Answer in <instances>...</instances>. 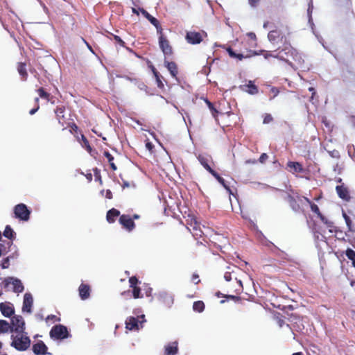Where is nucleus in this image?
<instances>
[{"label":"nucleus","mask_w":355,"mask_h":355,"mask_svg":"<svg viewBox=\"0 0 355 355\" xmlns=\"http://www.w3.org/2000/svg\"><path fill=\"white\" fill-rule=\"evenodd\" d=\"M16 335H11L12 342L10 346L15 349L24 352L28 349L31 346V339L27 336V333H15Z\"/></svg>","instance_id":"f257e3e1"},{"label":"nucleus","mask_w":355,"mask_h":355,"mask_svg":"<svg viewBox=\"0 0 355 355\" xmlns=\"http://www.w3.org/2000/svg\"><path fill=\"white\" fill-rule=\"evenodd\" d=\"M49 336L53 340H64L71 337L67 327L60 324H55L51 328Z\"/></svg>","instance_id":"f03ea898"},{"label":"nucleus","mask_w":355,"mask_h":355,"mask_svg":"<svg viewBox=\"0 0 355 355\" xmlns=\"http://www.w3.org/2000/svg\"><path fill=\"white\" fill-rule=\"evenodd\" d=\"M295 49H294L290 44H284L282 49H279L277 56L279 57V60L288 62L291 67L293 64L289 62V58H292Z\"/></svg>","instance_id":"7ed1b4c3"},{"label":"nucleus","mask_w":355,"mask_h":355,"mask_svg":"<svg viewBox=\"0 0 355 355\" xmlns=\"http://www.w3.org/2000/svg\"><path fill=\"white\" fill-rule=\"evenodd\" d=\"M14 214L15 218L27 221L30 218L31 211L25 204L20 203L14 207Z\"/></svg>","instance_id":"20e7f679"},{"label":"nucleus","mask_w":355,"mask_h":355,"mask_svg":"<svg viewBox=\"0 0 355 355\" xmlns=\"http://www.w3.org/2000/svg\"><path fill=\"white\" fill-rule=\"evenodd\" d=\"M11 333H24L25 322L21 315H14L11 318Z\"/></svg>","instance_id":"39448f33"},{"label":"nucleus","mask_w":355,"mask_h":355,"mask_svg":"<svg viewBox=\"0 0 355 355\" xmlns=\"http://www.w3.org/2000/svg\"><path fill=\"white\" fill-rule=\"evenodd\" d=\"M3 284L5 287H8L10 284L12 285V291L14 293H20L24 290V286L21 281L14 277H8L4 279Z\"/></svg>","instance_id":"423d86ee"},{"label":"nucleus","mask_w":355,"mask_h":355,"mask_svg":"<svg viewBox=\"0 0 355 355\" xmlns=\"http://www.w3.org/2000/svg\"><path fill=\"white\" fill-rule=\"evenodd\" d=\"M158 300L168 308H171L174 302L173 296L166 291H161L157 294Z\"/></svg>","instance_id":"0eeeda50"},{"label":"nucleus","mask_w":355,"mask_h":355,"mask_svg":"<svg viewBox=\"0 0 355 355\" xmlns=\"http://www.w3.org/2000/svg\"><path fill=\"white\" fill-rule=\"evenodd\" d=\"M33 304V297L31 293H26L24 295L22 311L24 313H31Z\"/></svg>","instance_id":"6e6552de"},{"label":"nucleus","mask_w":355,"mask_h":355,"mask_svg":"<svg viewBox=\"0 0 355 355\" xmlns=\"http://www.w3.org/2000/svg\"><path fill=\"white\" fill-rule=\"evenodd\" d=\"M159 46L165 55L172 54V47L168 40L164 35L159 36Z\"/></svg>","instance_id":"1a4fd4ad"},{"label":"nucleus","mask_w":355,"mask_h":355,"mask_svg":"<svg viewBox=\"0 0 355 355\" xmlns=\"http://www.w3.org/2000/svg\"><path fill=\"white\" fill-rule=\"evenodd\" d=\"M119 223L129 232L132 231L135 226L132 218L130 216L125 214H123L120 216Z\"/></svg>","instance_id":"9d476101"},{"label":"nucleus","mask_w":355,"mask_h":355,"mask_svg":"<svg viewBox=\"0 0 355 355\" xmlns=\"http://www.w3.org/2000/svg\"><path fill=\"white\" fill-rule=\"evenodd\" d=\"M185 39L188 43L191 44H198L202 41V35L198 32H187Z\"/></svg>","instance_id":"9b49d317"},{"label":"nucleus","mask_w":355,"mask_h":355,"mask_svg":"<svg viewBox=\"0 0 355 355\" xmlns=\"http://www.w3.org/2000/svg\"><path fill=\"white\" fill-rule=\"evenodd\" d=\"M0 311L6 318H10L15 313V309L10 303L1 302Z\"/></svg>","instance_id":"f8f14e48"},{"label":"nucleus","mask_w":355,"mask_h":355,"mask_svg":"<svg viewBox=\"0 0 355 355\" xmlns=\"http://www.w3.org/2000/svg\"><path fill=\"white\" fill-rule=\"evenodd\" d=\"M33 352L35 355H46L47 352V346L42 340L37 341L33 345Z\"/></svg>","instance_id":"ddd939ff"},{"label":"nucleus","mask_w":355,"mask_h":355,"mask_svg":"<svg viewBox=\"0 0 355 355\" xmlns=\"http://www.w3.org/2000/svg\"><path fill=\"white\" fill-rule=\"evenodd\" d=\"M139 318L130 316L125 320V328L130 331L139 330L140 329Z\"/></svg>","instance_id":"4468645a"},{"label":"nucleus","mask_w":355,"mask_h":355,"mask_svg":"<svg viewBox=\"0 0 355 355\" xmlns=\"http://www.w3.org/2000/svg\"><path fill=\"white\" fill-rule=\"evenodd\" d=\"M312 10H313V3H312V1H311L309 3V8L307 9V13H308V17H309V24H310L312 30H313L314 24L313 22V19H312V17H311ZM313 33L315 35V37H317L318 42L322 45V46L325 49H327V47L325 46V45L323 43L322 37L321 36H320V35H316L314 31H313Z\"/></svg>","instance_id":"2eb2a0df"},{"label":"nucleus","mask_w":355,"mask_h":355,"mask_svg":"<svg viewBox=\"0 0 355 355\" xmlns=\"http://www.w3.org/2000/svg\"><path fill=\"white\" fill-rule=\"evenodd\" d=\"M336 191L340 198L345 201H349L351 198L347 187L344 185H338L336 187Z\"/></svg>","instance_id":"dca6fc26"},{"label":"nucleus","mask_w":355,"mask_h":355,"mask_svg":"<svg viewBox=\"0 0 355 355\" xmlns=\"http://www.w3.org/2000/svg\"><path fill=\"white\" fill-rule=\"evenodd\" d=\"M200 164L209 173L214 171L209 166V163L211 160V157L208 155H199L197 157Z\"/></svg>","instance_id":"f3484780"},{"label":"nucleus","mask_w":355,"mask_h":355,"mask_svg":"<svg viewBox=\"0 0 355 355\" xmlns=\"http://www.w3.org/2000/svg\"><path fill=\"white\" fill-rule=\"evenodd\" d=\"M178 353V343L172 342L164 347V355H176Z\"/></svg>","instance_id":"a211bd4d"},{"label":"nucleus","mask_w":355,"mask_h":355,"mask_svg":"<svg viewBox=\"0 0 355 355\" xmlns=\"http://www.w3.org/2000/svg\"><path fill=\"white\" fill-rule=\"evenodd\" d=\"M287 168L292 173H303L304 171L302 164L297 162H288L287 163Z\"/></svg>","instance_id":"6ab92c4d"},{"label":"nucleus","mask_w":355,"mask_h":355,"mask_svg":"<svg viewBox=\"0 0 355 355\" xmlns=\"http://www.w3.org/2000/svg\"><path fill=\"white\" fill-rule=\"evenodd\" d=\"M78 292L81 300H85L90 295V287L87 284H81L78 288Z\"/></svg>","instance_id":"aec40b11"},{"label":"nucleus","mask_w":355,"mask_h":355,"mask_svg":"<svg viewBox=\"0 0 355 355\" xmlns=\"http://www.w3.org/2000/svg\"><path fill=\"white\" fill-rule=\"evenodd\" d=\"M164 66L167 68L171 75L173 78H176L178 74V67L174 62L164 60Z\"/></svg>","instance_id":"412c9836"},{"label":"nucleus","mask_w":355,"mask_h":355,"mask_svg":"<svg viewBox=\"0 0 355 355\" xmlns=\"http://www.w3.org/2000/svg\"><path fill=\"white\" fill-rule=\"evenodd\" d=\"M292 58L293 60L297 62L299 67L302 69V70H309V68L308 67L304 66V60L302 58V55L300 54L297 51L295 50L293 55L292 56Z\"/></svg>","instance_id":"4be33fe9"},{"label":"nucleus","mask_w":355,"mask_h":355,"mask_svg":"<svg viewBox=\"0 0 355 355\" xmlns=\"http://www.w3.org/2000/svg\"><path fill=\"white\" fill-rule=\"evenodd\" d=\"M211 174L218 180V182L227 190L230 194H232V191L230 187L226 184L225 180L219 175L214 170L211 171Z\"/></svg>","instance_id":"5701e85b"},{"label":"nucleus","mask_w":355,"mask_h":355,"mask_svg":"<svg viewBox=\"0 0 355 355\" xmlns=\"http://www.w3.org/2000/svg\"><path fill=\"white\" fill-rule=\"evenodd\" d=\"M120 215V211L114 208L110 209L106 216L107 220L110 223H114L116 218Z\"/></svg>","instance_id":"b1692460"},{"label":"nucleus","mask_w":355,"mask_h":355,"mask_svg":"<svg viewBox=\"0 0 355 355\" xmlns=\"http://www.w3.org/2000/svg\"><path fill=\"white\" fill-rule=\"evenodd\" d=\"M11 332V325L4 320H0V334Z\"/></svg>","instance_id":"393cba45"},{"label":"nucleus","mask_w":355,"mask_h":355,"mask_svg":"<svg viewBox=\"0 0 355 355\" xmlns=\"http://www.w3.org/2000/svg\"><path fill=\"white\" fill-rule=\"evenodd\" d=\"M243 87H247L248 88L246 92L251 94L254 95L258 93V87L254 84L253 81L249 80L248 83L244 86H241L240 87L242 88Z\"/></svg>","instance_id":"a878e982"},{"label":"nucleus","mask_w":355,"mask_h":355,"mask_svg":"<svg viewBox=\"0 0 355 355\" xmlns=\"http://www.w3.org/2000/svg\"><path fill=\"white\" fill-rule=\"evenodd\" d=\"M227 270L224 274V279L227 282H230L232 279V274L234 273V269L239 270V268L236 266H228L227 268Z\"/></svg>","instance_id":"bb28decb"},{"label":"nucleus","mask_w":355,"mask_h":355,"mask_svg":"<svg viewBox=\"0 0 355 355\" xmlns=\"http://www.w3.org/2000/svg\"><path fill=\"white\" fill-rule=\"evenodd\" d=\"M141 13L150 22L153 26H156V24L159 21L155 17L150 15L145 9L139 8Z\"/></svg>","instance_id":"cd10ccee"},{"label":"nucleus","mask_w":355,"mask_h":355,"mask_svg":"<svg viewBox=\"0 0 355 355\" xmlns=\"http://www.w3.org/2000/svg\"><path fill=\"white\" fill-rule=\"evenodd\" d=\"M3 235L6 238L12 240L15 238V233L10 225H6L3 231Z\"/></svg>","instance_id":"c85d7f7f"},{"label":"nucleus","mask_w":355,"mask_h":355,"mask_svg":"<svg viewBox=\"0 0 355 355\" xmlns=\"http://www.w3.org/2000/svg\"><path fill=\"white\" fill-rule=\"evenodd\" d=\"M279 37V33L276 30L271 31L268 34V40L272 44H274L277 42V40L278 39Z\"/></svg>","instance_id":"c756f323"},{"label":"nucleus","mask_w":355,"mask_h":355,"mask_svg":"<svg viewBox=\"0 0 355 355\" xmlns=\"http://www.w3.org/2000/svg\"><path fill=\"white\" fill-rule=\"evenodd\" d=\"M193 309L194 311L201 313L205 309V304L202 301H196L193 304Z\"/></svg>","instance_id":"7c9ffc66"},{"label":"nucleus","mask_w":355,"mask_h":355,"mask_svg":"<svg viewBox=\"0 0 355 355\" xmlns=\"http://www.w3.org/2000/svg\"><path fill=\"white\" fill-rule=\"evenodd\" d=\"M152 71H153L154 76H155V78L156 79L157 87L159 88H163L164 87V84H163V83L162 82V80L160 79V75H159V72L155 69V68L154 67H153Z\"/></svg>","instance_id":"2f4dec72"},{"label":"nucleus","mask_w":355,"mask_h":355,"mask_svg":"<svg viewBox=\"0 0 355 355\" xmlns=\"http://www.w3.org/2000/svg\"><path fill=\"white\" fill-rule=\"evenodd\" d=\"M227 51L229 54V55L231 57V58H237L238 60H241L244 56L243 54L241 53H236L232 48L229 47L227 49Z\"/></svg>","instance_id":"473e14b6"},{"label":"nucleus","mask_w":355,"mask_h":355,"mask_svg":"<svg viewBox=\"0 0 355 355\" xmlns=\"http://www.w3.org/2000/svg\"><path fill=\"white\" fill-rule=\"evenodd\" d=\"M252 184H253V188L255 189L263 190L266 188H271V187H270L269 185L263 184V183L254 182ZM272 189H273L275 190H277V189H276V188L272 187Z\"/></svg>","instance_id":"72a5a7b5"},{"label":"nucleus","mask_w":355,"mask_h":355,"mask_svg":"<svg viewBox=\"0 0 355 355\" xmlns=\"http://www.w3.org/2000/svg\"><path fill=\"white\" fill-rule=\"evenodd\" d=\"M346 257L352 261V264L355 261V251L351 248H347L345 251Z\"/></svg>","instance_id":"f704fd0d"},{"label":"nucleus","mask_w":355,"mask_h":355,"mask_svg":"<svg viewBox=\"0 0 355 355\" xmlns=\"http://www.w3.org/2000/svg\"><path fill=\"white\" fill-rule=\"evenodd\" d=\"M64 110H65V107L64 106L56 107V109L55 110V113L59 120L62 118H64Z\"/></svg>","instance_id":"c9c22d12"},{"label":"nucleus","mask_w":355,"mask_h":355,"mask_svg":"<svg viewBox=\"0 0 355 355\" xmlns=\"http://www.w3.org/2000/svg\"><path fill=\"white\" fill-rule=\"evenodd\" d=\"M289 202H290V205H291V207H292V209L295 211H297L300 208V206L297 203L296 200L291 196H289Z\"/></svg>","instance_id":"e433bc0d"},{"label":"nucleus","mask_w":355,"mask_h":355,"mask_svg":"<svg viewBox=\"0 0 355 355\" xmlns=\"http://www.w3.org/2000/svg\"><path fill=\"white\" fill-rule=\"evenodd\" d=\"M37 92L40 98H46L48 101H51V99L49 98V94L46 92L42 87L38 89Z\"/></svg>","instance_id":"4c0bfd02"},{"label":"nucleus","mask_w":355,"mask_h":355,"mask_svg":"<svg viewBox=\"0 0 355 355\" xmlns=\"http://www.w3.org/2000/svg\"><path fill=\"white\" fill-rule=\"evenodd\" d=\"M18 72L22 77L27 76L26 65L24 64L20 63V64L18 67Z\"/></svg>","instance_id":"58836bf2"},{"label":"nucleus","mask_w":355,"mask_h":355,"mask_svg":"<svg viewBox=\"0 0 355 355\" xmlns=\"http://www.w3.org/2000/svg\"><path fill=\"white\" fill-rule=\"evenodd\" d=\"M81 139L83 141V144H82L83 147L85 148L87 151L90 152L92 150V148H91L87 138L84 135H82Z\"/></svg>","instance_id":"ea45409f"},{"label":"nucleus","mask_w":355,"mask_h":355,"mask_svg":"<svg viewBox=\"0 0 355 355\" xmlns=\"http://www.w3.org/2000/svg\"><path fill=\"white\" fill-rule=\"evenodd\" d=\"M135 85H137L140 90L145 91L146 93L148 92V87L144 83L139 80H135Z\"/></svg>","instance_id":"a19ab883"},{"label":"nucleus","mask_w":355,"mask_h":355,"mask_svg":"<svg viewBox=\"0 0 355 355\" xmlns=\"http://www.w3.org/2000/svg\"><path fill=\"white\" fill-rule=\"evenodd\" d=\"M205 102H206L208 107L211 110L212 115L214 116H216V114H218L217 110L214 107L213 104L207 99L205 100Z\"/></svg>","instance_id":"79ce46f5"},{"label":"nucleus","mask_w":355,"mask_h":355,"mask_svg":"<svg viewBox=\"0 0 355 355\" xmlns=\"http://www.w3.org/2000/svg\"><path fill=\"white\" fill-rule=\"evenodd\" d=\"M50 321H52L53 322H60V318L57 317L56 315H49L46 318V322L49 324V322Z\"/></svg>","instance_id":"37998d69"},{"label":"nucleus","mask_w":355,"mask_h":355,"mask_svg":"<svg viewBox=\"0 0 355 355\" xmlns=\"http://www.w3.org/2000/svg\"><path fill=\"white\" fill-rule=\"evenodd\" d=\"M13 257H7L6 258H4L3 260H2V263H1V268L3 269H6L9 267L10 266V258H12Z\"/></svg>","instance_id":"c03bdc74"},{"label":"nucleus","mask_w":355,"mask_h":355,"mask_svg":"<svg viewBox=\"0 0 355 355\" xmlns=\"http://www.w3.org/2000/svg\"><path fill=\"white\" fill-rule=\"evenodd\" d=\"M343 216L345 220L346 225L349 229V230L352 231V220L345 213L343 212Z\"/></svg>","instance_id":"a18cd8bd"},{"label":"nucleus","mask_w":355,"mask_h":355,"mask_svg":"<svg viewBox=\"0 0 355 355\" xmlns=\"http://www.w3.org/2000/svg\"><path fill=\"white\" fill-rule=\"evenodd\" d=\"M310 207H311V211L316 214L318 215V216L319 217L320 216L322 215V214L320 213V209H319V207L317 205H315V203H312L311 205H310Z\"/></svg>","instance_id":"49530a36"},{"label":"nucleus","mask_w":355,"mask_h":355,"mask_svg":"<svg viewBox=\"0 0 355 355\" xmlns=\"http://www.w3.org/2000/svg\"><path fill=\"white\" fill-rule=\"evenodd\" d=\"M132 288H133L132 289L133 297L135 298L141 297V296L140 295L141 289L138 287H133Z\"/></svg>","instance_id":"de8ad7c7"},{"label":"nucleus","mask_w":355,"mask_h":355,"mask_svg":"<svg viewBox=\"0 0 355 355\" xmlns=\"http://www.w3.org/2000/svg\"><path fill=\"white\" fill-rule=\"evenodd\" d=\"M319 218H320V220L324 223H325L329 227H333V222L331 221H329L327 220V218L326 217H324L322 214L321 216H319Z\"/></svg>","instance_id":"09e8293b"},{"label":"nucleus","mask_w":355,"mask_h":355,"mask_svg":"<svg viewBox=\"0 0 355 355\" xmlns=\"http://www.w3.org/2000/svg\"><path fill=\"white\" fill-rule=\"evenodd\" d=\"M328 153L333 158H340V153L337 150H329Z\"/></svg>","instance_id":"8fccbe9b"},{"label":"nucleus","mask_w":355,"mask_h":355,"mask_svg":"<svg viewBox=\"0 0 355 355\" xmlns=\"http://www.w3.org/2000/svg\"><path fill=\"white\" fill-rule=\"evenodd\" d=\"M129 283L130 287H137L136 285L138 283V279H137L136 277H131L129 279Z\"/></svg>","instance_id":"3c124183"},{"label":"nucleus","mask_w":355,"mask_h":355,"mask_svg":"<svg viewBox=\"0 0 355 355\" xmlns=\"http://www.w3.org/2000/svg\"><path fill=\"white\" fill-rule=\"evenodd\" d=\"M272 116L270 114H266L263 123L264 124H268L272 121Z\"/></svg>","instance_id":"603ef678"},{"label":"nucleus","mask_w":355,"mask_h":355,"mask_svg":"<svg viewBox=\"0 0 355 355\" xmlns=\"http://www.w3.org/2000/svg\"><path fill=\"white\" fill-rule=\"evenodd\" d=\"M114 40L121 46H124L125 42L121 40V38L118 35H113Z\"/></svg>","instance_id":"864d4df0"},{"label":"nucleus","mask_w":355,"mask_h":355,"mask_svg":"<svg viewBox=\"0 0 355 355\" xmlns=\"http://www.w3.org/2000/svg\"><path fill=\"white\" fill-rule=\"evenodd\" d=\"M94 175H95V180L96 181H99V182L101 184H102L101 176L100 172L98 171V170L97 168H96L94 170Z\"/></svg>","instance_id":"5fc2aeb1"},{"label":"nucleus","mask_w":355,"mask_h":355,"mask_svg":"<svg viewBox=\"0 0 355 355\" xmlns=\"http://www.w3.org/2000/svg\"><path fill=\"white\" fill-rule=\"evenodd\" d=\"M103 154L104 156L107 159L109 163L113 162L114 157L108 151H105Z\"/></svg>","instance_id":"6e6d98bb"},{"label":"nucleus","mask_w":355,"mask_h":355,"mask_svg":"<svg viewBox=\"0 0 355 355\" xmlns=\"http://www.w3.org/2000/svg\"><path fill=\"white\" fill-rule=\"evenodd\" d=\"M270 92L273 94L272 97H271L270 99L272 100L275 96H277L279 94V90L276 87H272L270 89Z\"/></svg>","instance_id":"4d7b16f0"},{"label":"nucleus","mask_w":355,"mask_h":355,"mask_svg":"<svg viewBox=\"0 0 355 355\" xmlns=\"http://www.w3.org/2000/svg\"><path fill=\"white\" fill-rule=\"evenodd\" d=\"M268 156L266 153H262L259 159V161L261 163H264L266 160L268 159Z\"/></svg>","instance_id":"13d9d810"},{"label":"nucleus","mask_w":355,"mask_h":355,"mask_svg":"<svg viewBox=\"0 0 355 355\" xmlns=\"http://www.w3.org/2000/svg\"><path fill=\"white\" fill-rule=\"evenodd\" d=\"M154 26L156 28L157 32L159 35V36L164 35L162 33V28L159 21L157 22V24H156V26Z\"/></svg>","instance_id":"bf43d9fd"},{"label":"nucleus","mask_w":355,"mask_h":355,"mask_svg":"<svg viewBox=\"0 0 355 355\" xmlns=\"http://www.w3.org/2000/svg\"><path fill=\"white\" fill-rule=\"evenodd\" d=\"M192 281L196 284H198L200 282L199 276L197 274H193L192 275Z\"/></svg>","instance_id":"052dcab7"},{"label":"nucleus","mask_w":355,"mask_h":355,"mask_svg":"<svg viewBox=\"0 0 355 355\" xmlns=\"http://www.w3.org/2000/svg\"><path fill=\"white\" fill-rule=\"evenodd\" d=\"M280 254H279V257L282 259H288V260H290V258H289V256L288 254L285 253L283 251H281L280 250Z\"/></svg>","instance_id":"680f3d73"},{"label":"nucleus","mask_w":355,"mask_h":355,"mask_svg":"<svg viewBox=\"0 0 355 355\" xmlns=\"http://www.w3.org/2000/svg\"><path fill=\"white\" fill-rule=\"evenodd\" d=\"M145 290V293L147 297L151 296L153 288L150 287H147Z\"/></svg>","instance_id":"e2e57ef3"},{"label":"nucleus","mask_w":355,"mask_h":355,"mask_svg":"<svg viewBox=\"0 0 355 355\" xmlns=\"http://www.w3.org/2000/svg\"><path fill=\"white\" fill-rule=\"evenodd\" d=\"M139 322L141 325V328L142 327V324L144 323L146 320L145 319L144 315H141L139 318Z\"/></svg>","instance_id":"0e129e2a"},{"label":"nucleus","mask_w":355,"mask_h":355,"mask_svg":"<svg viewBox=\"0 0 355 355\" xmlns=\"http://www.w3.org/2000/svg\"><path fill=\"white\" fill-rule=\"evenodd\" d=\"M105 198L107 199L112 198V193L110 189L105 191Z\"/></svg>","instance_id":"69168bd1"},{"label":"nucleus","mask_w":355,"mask_h":355,"mask_svg":"<svg viewBox=\"0 0 355 355\" xmlns=\"http://www.w3.org/2000/svg\"><path fill=\"white\" fill-rule=\"evenodd\" d=\"M259 1V0H248L249 4L252 7H255Z\"/></svg>","instance_id":"338daca9"},{"label":"nucleus","mask_w":355,"mask_h":355,"mask_svg":"<svg viewBox=\"0 0 355 355\" xmlns=\"http://www.w3.org/2000/svg\"><path fill=\"white\" fill-rule=\"evenodd\" d=\"M39 107H40L39 106H37L36 107L31 109V110L29 111V114H30L31 115H33V114H35L37 112V110H39Z\"/></svg>","instance_id":"774afa93"}]
</instances>
